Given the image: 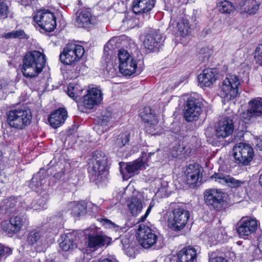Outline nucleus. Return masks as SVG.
Returning <instances> with one entry per match:
<instances>
[{
    "instance_id": "13",
    "label": "nucleus",
    "mask_w": 262,
    "mask_h": 262,
    "mask_svg": "<svg viewBox=\"0 0 262 262\" xmlns=\"http://www.w3.org/2000/svg\"><path fill=\"white\" fill-rule=\"evenodd\" d=\"M197 257L195 248L191 246L185 247L179 251L176 256L167 257L165 262H194Z\"/></svg>"
},
{
    "instance_id": "14",
    "label": "nucleus",
    "mask_w": 262,
    "mask_h": 262,
    "mask_svg": "<svg viewBox=\"0 0 262 262\" xmlns=\"http://www.w3.org/2000/svg\"><path fill=\"white\" fill-rule=\"evenodd\" d=\"M258 224L255 218L243 217L238 223L237 232L241 237L251 235L256 230Z\"/></svg>"
},
{
    "instance_id": "16",
    "label": "nucleus",
    "mask_w": 262,
    "mask_h": 262,
    "mask_svg": "<svg viewBox=\"0 0 262 262\" xmlns=\"http://www.w3.org/2000/svg\"><path fill=\"white\" fill-rule=\"evenodd\" d=\"M27 223V220L24 216H16L11 217L9 222H3L2 227L8 234H14L19 232Z\"/></svg>"
},
{
    "instance_id": "24",
    "label": "nucleus",
    "mask_w": 262,
    "mask_h": 262,
    "mask_svg": "<svg viewBox=\"0 0 262 262\" xmlns=\"http://www.w3.org/2000/svg\"><path fill=\"white\" fill-rule=\"evenodd\" d=\"M155 0H134L133 3V11L139 15H147L154 8Z\"/></svg>"
},
{
    "instance_id": "54",
    "label": "nucleus",
    "mask_w": 262,
    "mask_h": 262,
    "mask_svg": "<svg viewBox=\"0 0 262 262\" xmlns=\"http://www.w3.org/2000/svg\"><path fill=\"white\" fill-rule=\"evenodd\" d=\"M257 248L259 251L262 253V235L260 236L259 239Z\"/></svg>"
},
{
    "instance_id": "49",
    "label": "nucleus",
    "mask_w": 262,
    "mask_h": 262,
    "mask_svg": "<svg viewBox=\"0 0 262 262\" xmlns=\"http://www.w3.org/2000/svg\"><path fill=\"white\" fill-rule=\"evenodd\" d=\"M154 205H155V203L154 202V201H151L150 203L149 206L146 210L145 214L139 219V220H138L139 222H144L146 220V219L147 218V217L150 213L151 208L154 207Z\"/></svg>"
},
{
    "instance_id": "10",
    "label": "nucleus",
    "mask_w": 262,
    "mask_h": 262,
    "mask_svg": "<svg viewBox=\"0 0 262 262\" xmlns=\"http://www.w3.org/2000/svg\"><path fill=\"white\" fill-rule=\"evenodd\" d=\"M189 217V211L183 208H175L169 220V226L174 230H180L185 226Z\"/></svg>"
},
{
    "instance_id": "57",
    "label": "nucleus",
    "mask_w": 262,
    "mask_h": 262,
    "mask_svg": "<svg viewBox=\"0 0 262 262\" xmlns=\"http://www.w3.org/2000/svg\"><path fill=\"white\" fill-rule=\"evenodd\" d=\"M2 156V152H0V156L1 157Z\"/></svg>"
},
{
    "instance_id": "53",
    "label": "nucleus",
    "mask_w": 262,
    "mask_h": 262,
    "mask_svg": "<svg viewBox=\"0 0 262 262\" xmlns=\"http://www.w3.org/2000/svg\"><path fill=\"white\" fill-rule=\"evenodd\" d=\"M92 262H118V261L115 259H108V258H105V259L101 260V261L95 260L92 261Z\"/></svg>"
},
{
    "instance_id": "27",
    "label": "nucleus",
    "mask_w": 262,
    "mask_h": 262,
    "mask_svg": "<svg viewBox=\"0 0 262 262\" xmlns=\"http://www.w3.org/2000/svg\"><path fill=\"white\" fill-rule=\"evenodd\" d=\"M261 0H243L239 2L238 6L242 12L249 14H255L259 9Z\"/></svg>"
},
{
    "instance_id": "26",
    "label": "nucleus",
    "mask_w": 262,
    "mask_h": 262,
    "mask_svg": "<svg viewBox=\"0 0 262 262\" xmlns=\"http://www.w3.org/2000/svg\"><path fill=\"white\" fill-rule=\"evenodd\" d=\"M68 117V113L64 108H59L51 114L49 117V122L54 128H57L64 123Z\"/></svg>"
},
{
    "instance_id": "32",
    "label": "nucleus",
    "mask_w": 262,
    "mask_h": 262,
    "mask_svg": "<svg viewBox=\"0 0 262 262\" xmlns=\"http://www.w3.org/2000/svg\"><path fill=\"white\" fill-rule=\"evenodd\" d=\"M76 236L74 233H69L61 237L60 248L64 251L73 249L76 247L75 242Z\"/></svg>"
},
{
    "instance_id": "44",
    "label": "nucleus",
    "mask_w": 262,
    "mask_h": 262,
    "mask_svg": "<svg viewBox=\"0 0 262 262\" xmlns=\"http://www.w3.org/2000/svg\"><path fill=\"white\" fill-rule=\"evenodd\" d=\"M129 141V136L126 133L120 134L116 141V144L119 147L124 146Z\"/></svg>"
},
{
    "instance_id": "2",
    "label": "nucleus",
    "mask_w": 262,
    "mask_h": 262,
    "mask_svg": "<svg viewBox=\"0 0 262 262\" xmlns=\"http://www.w3.org/2000/svg\"><path fill=\"white\" fill-rule=\"evenodd\" d=\"M107 157L102 152L95 154L92 161L89 163V172L92 181H100L107 174L106 170Z\"/></svg>"
},
{
    "instance_id": "47",
    "label": "nucleus",
    "mask_w": 262,
    "mask_h": 262,
    "mask_svg": "<svg viewBox=\"0 0 262 262\" xmlns=\"http://www.w3.org/2000/svg\"><path fill=\"white\" fill-rule=\"evenodd\" d=\"M12 250L8 247H5L0 244V258L2 256L7 257L11 255Z\"/></svg>"
},
{
    "instance_id": "41",
    "label": "nucleus",
    "mask_w": 262,
    "mask_h": 262,
    "mask_svg": "<svg viewBox=\"0 0 262 262\" xmlns=\"http://www.w3.org/2000/svg\"><path fill=\"white\" fill-rule=\"evenodd\" d=\"M219 11L223 13H230L233 9L232 4L228 1H221L217 3Z\"/></svg>"
},
{
    "instance_id": "51",
    "label": "nucleus",
    "mask_w": 262,
    "mask_h": 262,
    "mask_svg": "<svg viewBox=\"0 0 262 262\" xmlns=\"http://www.w3.org/2000/svg\"><path fill=\"white\" fill-rule=\"evenodd\" d=\"M256 148L259 150H262V140L259 139H257L255 142Z\"/></svg>"
},
{
    "instance_id": "18",
    "label": "nucleus",
    "mask_w": 262,
    "mask_h": 262,
    "mask_svg": "<svg viewBox=\"0 0 262 262\" xmlns=\"http://www.w3.org/2000/svg\"><path fill=\"white\" fill-rule=\"evenodd\" d=\"M212 180L222 185L227 186L234 188H237L241 187L245 183L234 178L222 172L214 173L210 178Z\"/></svg>"
},
{
    "instance_id": "22",
    "label": "nucleus",
    "mask_w": 262,
    "mask_h": 262,
    "mask_svg": "<svg viewBox=\"0 0 262 262\" xmlns=\"http://www.w3.org/2000/svg\"><path fill=\"white\" fill-rule=\"evenodd\" d=\"M75 25L78 27H86L90 24L95 23L96 18L92 15L90 9L78 11L76 14Z\"/></svg>"
},
{
    "instance_id": "34",
    "label": "nucleus",
    "mask_w": 262,
    "mask_h": 262,
    "mask_svg": "<svg viewBox=\"0 0 262 262\" xmlns=\"http://www.w3.org/2000/svg\"><path fill=\"white\" fill-rule=\"evenodd\" d=\"M43 169H40L35 175H34L29 182V186L35 191H38V188L44 183L45 177L42 173Z\"/></svg>"
},
{
    "instance_id": "8",
    "label": "nucleus",
    "mask_w": 262,
    "mask_h": 262,
    "mask_svg": "<svg viewBox=\"0 0 262 262\" xmlns=\"http://www.w3.org/2000/svg\"><path fill=\"white\" fill-rule=\"evenodd\" d=\"M84 50L80 45L69 44L60 54V59L66 64H71L79 60L83 55Z\"/></svg>"
},
{
    "instance_id": "55",
    "label": "nucleus",
    "mask_w": 262,
    "mask_h": 262,
    "mask_svg": "<svg viewBox=\"0 0 262 262\" xmlns=\"http://www.w3.org/2000/svg\"><path fill=\"white\" fill-rule=\"evenodd\" d=\"M33 0H19L21 5L27 6L29 5Z\"/></svg>"
},
{
    "instance_id": "1",
    "label": "nucleus",
    "mask_w": 262,
    "mask_h": 262,
    "mask_svg": "<svg viewBox=\"0 0 262 262\" xmlns=\"http://www.w3.org/2000/svg\"><path fill=\"white\" fill-rule=\"evenodd\" d=\"M46 62L45 55L38 51L27 52L23 59L21 72L27 78L37 76L42 71Z\"/></svg>"
},
{
    "instance_id": "46",
    "label": "nucleus",
    "mask_w": 262,
    "mask_h": 262,
    "mask_svg": "<svg viewBox=\"0 0 262 262\" xmlns=\"http://www.w3.org/2000/svg\"><path fill=\"white\" fill-rule=\"evenodd\" d=\"M103 224L106 227L114 229L116 231L120 232L121 231L122 232H124L125 230V228L121 227L108 219L103 220Z\"/></svg>"
},
{
    "instance_id": "11",
    "label": "nucleus",
    "mask_w": 262,
    "mask_h": 262,
    "mask_svg": "<svg viewBox=\"0 0 262 262\" xmlns=\"http://www.w3.org/2000/svg\"><path fill=\"white\" fill-rule=\"evenodd\" d=\"M202 103L198 99L191 97L187 99L184 117L187 121L191 122L198 119L201 114Z\"/></svg>"
},
{
    "instance_id": "37",
    "label": "nucleus",
    "mask_w": 262,
    "mask_h": 262,
    "mask_svg": "<svg viewBox=\"0 0 262 262\" xmlns=\"http://www.w3.org/2000/svg\"><path fill=\"white\" fill-rule=\"evenodd\" d=\"M82 89L77 84L70 83L67 88V94L73 99L76 100L81 94Z\"/></svg>"
},
{
    "instance_id": "23",
    "label": "nucleus",
    "mask_w": 262,
    "mask_h": 262,
    "mask_svg": "<svg viewBox=\"0 0 262 262\" xmlns=\"http://www.w3.org/2000/svg\"><path fill=\"white\" fill-rule=\"evenodd\" d=\"M27 242L31 245L36 244L40 246H45L48 244L45 231L39 228L33 229L29 232Z\"/></svg>"
},
{
    "instance_id": "38",
    "label": "nucleus",
    "mask_w": 262,
    "mask_h": 262,
    "mask_svg": "<svg viewBox=\"0 0 262 262\" xmlns=\"http://www.w3.org/2000/svg\"><path fill=\"white\" fill-rule=\"evenodd\" d=\"M3 36L7 39H28L29 38V36L21 29L13 30L10 32L6 33L3 35Z\"/></svg>"
},
{
    "instance_id": "43",
    "label": "nucleus",
    "mask_w": 262,
    "mask_h": 262,
    "mask_svg": "<svg viewBox=\"0 0 262 262\" xmlns=\"http://www.w3.org/2000/svg\"><path fill=\"white\" fill-rule=\"evenodd\" d=\"M255 63L262 66V44L258 45L253 53Z\"/></svg>"
},
{
    "instance_id": "39",
    "label": "nucleus",
    "mask_w": 262,
    "mask_h": 262,
    "mask_svg": "<svg viewBox=\"0 0 262 262\" xmlns=\"http://www.w3.org/2000/svg\"><path fill=\"white\" fill-rule=\"evenodd\" d=\"M133 57L134 56L130 55L127 50L124 49L119 50L118 53L119 67L122 64L124 65V63L127 62Z\"/></svg>"
},
{
    "instance_id": "21",
    "label": "nucleus",
    "mask_w": 262,
    "mask_h": 262,
    "mask_svg": "<svg viewBox=\"0 0 262 262\" xmlns=\"http://www.w3.org/2000/svg\"><path fill=\"white\" fill-rule=\"evenodd\" d=\"M218 78L216 71L212 69H204L198 77L199 83L201 87H209L213 85Z\"/></svg>"
},
{
    "instance_id": "52",
    "label": "nucleus",
    "mask_w": 262,
    "mask_h": 262,
    "mask_svg": "<svg viewBox=\"0 0 262 262\" xmlns=\"http://www.w3.org/2000/svg\"><path fill=\"white\" fill-rule=\"evenodd\" d=\"M209 262H227V261L221 257H217L210 259Z\"/></svg>"
},
{
    "instance_id": "31",
    "label": "nucleus",
    "mask_w": 262,
    "mask_h": 262,
    "mask_svg": "<svg viewBox=\"0 0 262 262\" xmlns=\"http://www.w3.org/2000/svg\"><path fill=\"white\" fill-rule=\"evenodd\" d=\"M127 205L132 215L137 216L143 209V200L141 198L134 196L127 201Z\"/></svg>"
},
{
    "instance_id": "3",
    "label": "nucleus",
    "mask_w": 262,
    "mask_h": 262,
    "mask_svg": "<svg viewBox=\"0 0 262 262\" xmlns=\"http://www.w3.org/2000/svg\"><path fill=\"white\" fill-rule=\"evenodd\" d=\"M32 118L30 110L15 109L8 112L7 120L10 127L21 129L31 123Z\"/></svg>"
},
{
    "instance_id": "36",
    "label": "nucleus",
    "mask_w": 262,
    "mask_h": 262,
    "mask_svg": "<svg viewBox=\"0 0 262 262\" xmlns=\"http://www.w3.org/2000/svg\"><path fill=\"white\" fill-rule=\"evenodd\" d=\"M16 202V199L14 197L4 199L1 203L0 209L2 211H5L6 213L13 212Z\"/></svg>"
},
{
    "instance_id": "12",
    "label": "nucleus",
    "mask_w": 262,
    "mask_h": 262,
    "mask_svg": "<svg viewBox=\"0 0 262 262\" xmlns=\"http://www.w3.org/2000/svg\"><path fill=\"white\" fill-rule=\"evenodd\" d=\"M234 130V125L232 119L224 117L221 119L215 126V134L217 139L223 140L231 135Z\"/></svg>"
},
{
    "instance_id": "5",
    "label": "nucleus",
    "mask_w": 262,
    "mask_h": 262,
    "mask_svg": "<svg viewBox=\"0 0 262 262\" xmlns=\"http://www.w3.org/2000/svg\"><path fill=\"white\" fill-rule=\"evenodd\" d=\"M136 237L140 245L144 248L156 247L158 242V234L148 226L141 224L139 226Z\"/></svg>"
},
{
    "instance_id": "9",
    "label": "nucleus",
    "mask_w": 262,
    "mask_h": 262,
    "mask_svg": "<svg viewBox=\"0 0 262 262\" xmlns=\"http://www.w3.org/2000/svg\"><path fill=\"white\" fill-rule=\"evenodd\" d=\"M102 93L97 88H89L86 93L83 96L81 104L78 105L79 109L83 107L85 110L93 109L98 105L102 100Z\"/></svg>"
},
{
    "instance_id": "45",
    "label": "nucleus",
    "mask_w": 262,
    "mask_h": 262,
    "mask_svg": "<svg viewBox=\"0 0 262 262\" xmlns=\"http://www.w3.org/2000/svg\"><path fill=\"white\" fill-rule=\"evenodd\" d=\"M9 7L6 1H0V19L5 18L8 16Z\"/></svg>"
},
{
    "instance_id": "28",
    "label": "nucleus",
    "mask_w": 262,
    "mask_h": 262,
    "mask_svg": "<svg viewBox=\"0 0 262 262\" xmlns=\"http://www.w3.org/2000/svg\"><path fill=\"white\" fill-rule=\"evenodd\" d=\"M162 38V35L159 30L152 31L146 36L143 41V46L149 51H153L157 47Z\"/></svg>"
},
{
    "instance_id": "50",
    "label": "nucleus",
    "mask_w": 262,
    "mask_h": 262,
    "mask_svg": "<svg viewBox=\"0 0 262 262\" xmlns=\"http://www.w3.org/2000/svg\"><path fill=\"white\" fill-rule=\"evenodd\" d=\"M47 196L43 197L42 199H40L38 200V203L39 204V206L41 207V208H44L46 204L47 201Z\"/></svg>"
},
{
    "instance_id": "4",
    "label": "nucleus",
    "mask_w": 262,
    "mask_h": 262,
    "mask_svg": "<svg viewBox=\"0 0 262 262\" xmlns=\"http://www.w3.org/2000/svg\"><path fill=\"white\" fill-rule=\"evenodd\" d=\"M242 79L236 75H227L221 82L220 94L226 100L234 99L238 94Z\"/></svg>"
},
{
    "instance_id": "56",
    "label": "nucleus",
    "mask_w": 262,
    "mask_h": 262,
    "mask_svg": "<svg viewBox=\"0 0 262 262\" xmlns=\"http://www.w3.org/2000/svg\"><path fill=\"white\" fill-rule=\"evenodd\" d=\"M259 183L260 185L262 187V173L260 175L259 178Z\"/></svg>"
},
{
    "instance_id": "20",
    "label": "nucleus",
    "mask_w": 262,
    "mask_h": 262,
    "mask_svg": "<svg viewBox=\"0 0 262 262\" xmlns=\"http://www.w3.org/2000/svg\"><path fill=\"white\" fill-rule=\"evenodd\" d=\"M254 116H262V98L257 97L249 102V108L246 112L243 113L242 117L250 120Z\"/></svg>"
},
{
    "instance_id": "35",
    "label": "nucleus",
    "mask_w": 262,
    "mask_h": 262,
    "mask_svg": "<svg viewBox=\"0 0 262 262\" xmlns=\"http://www.w3.org/2000/svg\"><path fill=\"white\" fill-rule=\"evenodd\" d=\"M114 115L115 114L112 112L111 108H108L106 109V110L102 113L99 118L100 124L96 125L95 126V128L97 130H100L101 128H103L102 126L105 124L107 122L110 121L111 119L114 117ZM104 129L101 130L100 132L97 130L98 133L99 134L104 132Z\"/></svg>"
},
{
    "instance_id": "30",
    "label": "nucleus",
    "mask_w": 262,
    "mask_h": 262,
    "mask_svg": "<svg viewBox=\"0 0 262 262\" xmlns=\"http://www.w3.org/2000/svg\"><path fill=\"white\" fill-rule=\"evenodd\" d=\"M111 238L104 234L90 235L88 238V247L90 248L97 249L105 245H108Z\"/></svg>"
},
{
    "instance_id": "40",
    "label": "nucleus",
    "mask_w": 262,
    "mask_h": 262,
    "mask_svg": "<svg viewBox=\"0 0 262 262\" xmlns=\"http://www.w3.org/2000/svg\"><path fill=\"white\" fill-rule=\"evenodd\" d=\"M116 40L117 38L111 39L104 46L103 58L104 59L105 62L107 63L109 62L108 55H110V51H112L114 49V46L116 42Z\"/></svg>"
},
{
    "instance_id": "29",
    "label": "nucleus",
    "mask_w": 262,
    "mask_h": 262,
    "mask_svg": "<svg viewBox=\"0 0 262 262\" xmlns=\"http://www.w3.org/2000/svg\"><path fill=\"white\" fill-rule=\"evenodd\" d=\"M119 67V71L125 76H130L134 74H139L142 70L138 67L137 60L134 57L127 62Z\"/></svg>"
},
{
    "instance_id": "25",
    "label": "nucleus",
    "mask_w": 262,
    "mask_h": 262,
    "mask_svg": "<svg viewBox=\"0 0 262 262\" xmlns=\"http://www.w3.org/2000/svg\"><path fill=\"white\" fill-rule=\"evenodd\" d=\"M202 168L199 164H190L185 171L188 184L191 185L195 184L202 180L201 171Z\"/></svg>"
},
{
    "instance_id": "17",
    "label": "nucleus",
    "mask_w": 262,
    "mask_h": 262,
    "mask_svg": "<svg viewBox=\"0 0 262 262\" xmlns=\"http://www.w3.org/2000/svg\"><path fill=\"white\" fill-rule=\"evenodd\" d=\"M223 195L224 193L220 190L208 189L204 193V200L208 206L213 208H219L222 205Z\"/></svg>"
},
{
    "instance_id": "42",
    "label": "nucleus",
    "mask_w": 262,
    "mask_h": 262,
    "mask_svg": "<svg viewBox=\"0 0 262 262\" xmlns=\"http://www.w3.org/2000/svg\"><path fill=\"white\" fill-rule=\"evenodd\" d=\"M178 30L182 36H186L190 32L189 23L188 21L183 20L178 25Z\"/></svg>"
},
{
    "instance_id": "19",
    "label": "nucleus",
    "mask_w": 262,
    "mask_h": 262,
    "mask_svg": "<svg viewBox=\"0 0 262 262\" xmlns=\"http://www.w3.org/2000/svg\"><path fill=\"white\" fill-rule=\"evenodd\" d=\"M120 172L122 174L123 179H128L129 178L137 174L139 171L143 166L142 160L138 159L133 162H128L120 164Z\"/></svg>"
},
{
    "instance_id": "6",
    "label": "nucleus",
    "mask_w": 262,
    "mask_h": 262,
    "mask_svg": "<svg viewBox=\"0 0 262 262\" xmlns=\"http://www.w3.org/2000/svg\"><path fill=\"white\" fill-rule=\"evenodd\" d=\"M34 20L38 26L47 32H52L56 27V17L51 11L42 9L38 11L33 16Z\"/></svg>"
},
{
    "instance_id": "48",
    "label": "nucleus",
    "mask_w": 262,
    "mask_h": 262,
    "mask_svg": "<svg viewBox=\"0 0 262 262\" xmlns=\"http://www.w3.org/2000/svg\"><path fill=\"white\" fill-rule=\"evenodd\" d=\"M184 149L185 148L183 145H179L178 146H174L171 154L173 157H178L182 155Z\"/></svg>"
},
{
    "instance_id": "7",
    "label": "nucleus",
    "mask_w": 262,
    "mask_h": 262,
    "mask_svg": "<svg viewBox=\"0 0 262 262\" xmlns=\"http://www.w3.org/2000/svg\"><path fill=\"white\" fill-rule=\"evenodd\" d=\"M235 162L240 165H248L254 156L253 148L248 144L238 143L233 148Z\"/></svg>"
},
{
    "instance_id": "58",
    "label": "nucleus",
    "mask_w": 262,
    "mask_h": 262,
    "mask_svg": "<svg viewBox=\"0 0 262 262\" xmlns=\"http://www.w3.org/2000/svg\"><path fill=\"white\" fill-rule=\"evenodd\" d=\"M23 207H24V208H26V209H28V208H27V207H25V206H24Z\"/></svg>"
},
{
    "instance_id": "15",
    "label": "nucleus",
    "mask_w": 262,
    "mask_h": 262,
    "mask_svg": "<svg viewBox=\"0 0 262 262\" xmlns=\"http://www.w3.org/2000/svg\"><path fill=\"white\" fill-rule=\"evenodd\" d=\"M142 120L146 124V126L150 133L158 134L159 132H155L159 126L157 125V117L149 107H144L140 113Z\"/></svg>"
},
{
    "instance_id": "33",
    "label": "nucleus",
    "mask_w": 262,
    "mask_h": 262,
    "mask_svg": "<svg viewBox=\"0 0 262 262\" xmlns=\"http://www.w3.org/2000/svg\"><path fill=\"white\" fill-rule=\"evenodd\" d=\"M70 207L71 214L75 217H79L86 213V206L84 203L71 202Z\"/></svg>"
}]
</instances>
